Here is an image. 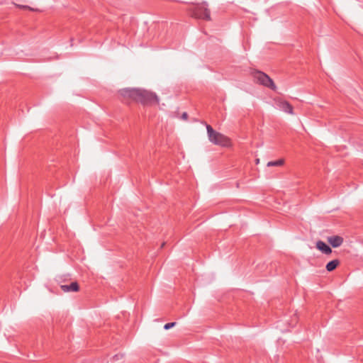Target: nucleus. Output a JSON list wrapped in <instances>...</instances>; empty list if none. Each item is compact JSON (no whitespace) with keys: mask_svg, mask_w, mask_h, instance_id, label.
<instances>
[{"mask_svg":"<svg viewBox=\"0 0 363 363\" xmlns=\"http://www.w3.org/2000/svg\"><path fill=\"white\" fill-rule=\"evenodd\" d=\"M194 16L197 18H202L204 20L210 21L211 15L210 11L203 6H200L196 9L194 11Z\"/></svg>","mask_w":363,"mask_h":363,"instance_id":"4","label":"nucleus"},{"mask_svg":"<svg viewBox=\"0 0 363 363\" xmlns=\"http://www.w3.org/2000/svg\"><path fill=\"white\" fill-rule=\"evenodd\" d=\"M121 95L130 99L143 106H156L160 104V99L156 92L146 89H123L120 91Z\"/></svg>","mask_w":363,"mask_h":363,"instance_id":"1","label":"nucleus"},{"mask_svg":"<svg viewBox=\"0 0 363 363\" xmlns=\"http://www.w3.org/2000/svg\"><path fill=\"white\" fill-rule=\"evenodd\" d=\"M277 105L282 111L286 112L290 115L294 114V108L292 105L288 101L284 100H278Z\"/></svg>","mask_w":363,"mask_h":363,"instance_id":"5","label":"nucleus"},{"mask_svg":"<svg viewBox=\"0 0 363 363\" xmlns=\"http://www.w3.org/2000/svg\"><path fill=\"white\" fill-rule=\"evenodd\" d=\"M327 241L333 247L336 248L342 245L344 239L339 235H332L327 238Z\"/></svg>","mask_w":363,"mask_h":363,"instance_id":"6","label":"nucleus"},{"mask_svg":"<svg viewBox=\"0 0 363 363\" xmlns=\"http://www.w3.org/2000/svg\"><path fill=\"white\" fill-rule=\"evenodd\" d=\"M316 247L318 250L321 251L325 255H330L332 252L331 248L321 240H319L316 242Z\"/></svg>","mask_w":363,"mask_h":363,"instance_id":"8","label":"nucleus"},{"mask_svg":"<svg viewBox=\"0 0 363 363\" xmlns=\"http://www.w3.org/2000/svg\"><path fill=\"white\" fill-rule=\"evenodd\" d=\"M17 6L20 9H28L30 11H36L35 9L28 6H22V5H17Z\"/></svg>","mask_w":363,"mask_h":363,"instance_id":"12","label":"nucleus"},{"mask_svg":"<svg viewBox=\"0 0 363 363\" xmlns=\"http://www.w3.org/2000/svg\"><path fill=\"white\" fill-rule=\"evenodd\" d=\"M284 164V160L280 159L274 162H269L267 164V167H272V166H282Z\"/></svg>","mask_w":363,"mask_h":363,"instance_id":"10","label":"nucleus"},{"mask_svg":"<svg viewBox=\"0 0 363 363\" xmlns=\"http://www.w3.org/2000/svg\"><path fill=\"white\" fill-rule=\"evenodd\" d=\"M176 325V323L175 322H172V323H167L164 325V328L165 330H169L172 328H173L174 326H175Z\"/></svg>","mask_w":363,"mask_h":363,"instance_id":"11","label":"nucleus"},{"mask_svg":"<svg viewBox=\"0 0 363 363\" xmlns=\"http://www.w3.org/2000/svg\"><path fill=\"white\" fill-rule=\"evenodd\" d=\"M255 162H256V164H259V159H257V160H255Z\"/></svg>","mask_w":363,"mask_h":363,"instance_id":"14","label":"nucleus"},{"mask_svg":"<svg viewBox=\"0 0 363 363\" xmlns=\"http://www.w3.org/2000/svg\"><path fill=\"white\" fill-rule=\"evenodd\" d=\"M339 263L337 259L332 260L326 264V269L328 272H332L338 266Z\"/></svg>","mask_w":363,"mask_h":363,"instance_id":"9","label":"nucleus"},{"mask_svg":"<svg viewBox=\"0 0 363 363\" xmlns=\"http://www.w3.org/2000/svg\"><path fill=\"white\" fill-rule=\"evenodd\" d=\"M182 118L184 121L187 120L188 118V114L186 112H184L182 115Z\"/></svg>","mask_w":363,"mask_h":363,"instance_id":"13","label":"nucleus"},{"mask_svg":"<svg viewBox=\"0 0 363 363\" xmlns=\"http://www.w3.org/2000/svg\"><path fill=\"white\" fill-rule=\"evenodd\" d=\"M251 76L255 83L269 88L274 91L277 90V86L274 81L267 74L259 70H253L251 72Z\"/></svg>","mask_w":363,"mask_h":363,"instance_id":"3","label":"nucleus"},{"mask_svg":"<svg viewBox=\"0 0 363 363\" xmlns=\"http://www.w3.org/2000/svg\"><path fill=\"white\" fill-rule=\"evenodd\" d=\"M60 288L65 293L70 291L77 292L79 290V286L77 282H72L69 285H61Z\"/></svg>","mask_w":363,"mask_h":363,"instance_id":"7","label":"nucleus"},{"mask_svg":"<svg viewBox=\"0 0 363 363\" xmlns=\"http://www.w3.org/2000/svg\"><path fill=\"white\" fill-rule=\"evenodd\" d=\"M206 130L208 140L213 144L224 147H231L233 146V143L230 138L216 131L210 125H206Z\"/></svg>","mask_w":363,"mask_h":363,"instance_id":"2","label":"nucleus"}]
</instances>
